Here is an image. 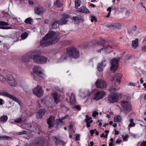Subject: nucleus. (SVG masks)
<instances>
[{
	"mask_svg": "<svg viewBox=\"0 0 146 146\" xmlns=\"http://www.w3.org/2000/svg\"><path fill=\"white\" fill-rule=\"evenodd\" d=\"M11 27H5V26H0V29H11Z\"/></svg>",
	"mask_w": 146,
	"mask_h": 146,
	"instance_id": "obj_46",
	"label": "nucleus"
},
{
	"mask_svg": "<svg viewBox=\"0 0 146 146\" xmlns=\"http://www.w3.org/2000/svg\"><path fill=\"white\" fill-rule=\"evenodd\" d=\"M9 25V24L6 22H5L3 21H0V26H6L7 25Z\"/></svg>",
	"mask_w": 146,
	"mask_h": 146,
	"instance_id": "obj_42",
	"label": "nucleus"
},
{
	"mask_svg": "<svg viewBox=\"0 0 146 146\" xmlns=\"http://www.w3.org/2000/svg\"><path fill=\"white\" fill-rule=\"evenodd\" d=\"M55 5L56 7H59L62 6V4L60 0H56L55 2Z\"/></svg>",
	"mask_w": 146,
	"mask_h": 146,
	"instance_id": "obj_29",
	"label": "nucleus"
},
{
	"mask_svg": "<svg viewBox=\"0 0 146 146\" xmlns=\"http://www.w3.org/2000/svg\"><path fill=\"white\" fill-rule=\"evenodd\" d=\"M70 16L69 15L66 14H64L62 15V18L67 21L68 22L69 18Z\"/></svg>",
	"mask_w": 146,
	"mask_h": 146,
	"instance_id": "obj_33",
	"label": "nucleus"
},
{
	"mask_svg": "<svg viewBox=\"0 0 146 146\" xmlns=\"http://www.w3.org/2000/svg\"><path fill=\"white\" fill-rule=\"evenodd\" d=\"M72 20H74L75 22L77 21H81L82 20V17L80 15H77L75 17H73L71 18Z\"/></svg>",
	"mask_w": 146,
	"mask_h": 146,
	"instance_id": "obj_25",
	"label": "nucleus"
},
{
	"mask_svg": "<svg viewBox=\"0 0 146 146\" xmlns=\"http://www.w3.org/2000/svg\"><path fill=\"white\" fill-rule=\"evenodd\" d=\"M99 113L98 112L96 111H94L92 113V115L93 117H95L96 115H98Z\"/></svg>",
	"mask_w": 146,
	"mask_h": 146,
	"instance_id": "obj_54",
	"label": "nucleus"
},
{
	"mask_svg": "<svg viewBox=\"0 0 146 146\" xmlns=\"http://www.w3.org/2000/svg\"><path fill=\"white\" fill-rule=\"evenodd\" d=\"M8 83L10 86H16V84L14 79L11 81L9 82Z\"/></svg>",
	"mask_w": 146,
	"mask_h": 146,
	"instance_id": "obj_41",
	"label": "nucleus"
},
{
	"mask_svg": "<svg viewBox=\"0 0 146 146\" xmlns=\"http://www.w3.org/2000/svg\"><path fill=\"white\" fill-rule=\"evenodd\" d=\"M59 33L56 32L52 31H49L48 33L44 37L42 40L45 41L43 42L41 41L40 43L41 46L44 47L48 46L50 45L55 44L58 42L60 38Z\"/></svg>",
	"mask_w": 146,
	"mask_h": 146,
	"instance_id": "obj_1",
	"label": "nucleus"
},
{
	"mask_svg": "<svg viewBox=\"0 0 146 146\" xmlns=\"http://www.w3.org/2000/svg\"><path fill=\"white\" fill-rule=\"evenodd\" d=\"M33 58L35 62L40 64L46 63L47 60V58L44 56H40L38 55L33 56Z\"/></svg>",
	"mask_w": 146,
	"mask_h": 146,
	"instance_id": "obj_4",
	"label": "nucleus"
},
{
	"mask_svg": "<svg viewBox=\"0 0 146 146\" xmlns=\"http://www.w3.org/2000/svg\"><path fill=\"white\" fill-rule=\"evenodd\" d=\"M55 89L58 92L62 93L63 92V89L62 88H60L58 86H56L55 87Z\"/></svg>",
	"mask_w": 146,
	"mask_h": 146,
	"instance_id": "obj_40",
	"label": "nucleus"
},
{
	"mask_svg": "<svg viewBox=\"0 0 146 146\" xmlns=\"http://www.w3.org/2000/svg\"><path fill=\"white\" fill-rule=\"evenodd\" d=\"M135 125V123H130L128 127H129L130 128L131 127H134Z\"/></svg>",
	"mask_w": 146,
	"mask_h": 146,
	"instance_id": "obj_58",
	"label": "nucleus"
},
{
	"mask_svg": "<svg viewBox=\"0 0 146 146\" xmlns=\"http://www.w3.org/2000/svg\"><path fill=\"white\" fill-rule=\"evenodd\" d=\"M96 85L97 88L102 89L106 88L107 86L106 83L102 79H98L96 82Z\"/></svg>",
	"mask_w": 146,
	"mask_h": 146,
	"instance_id": "obj_10",
	"label": "nucleus"
},
{
	"mask_svg": "<svg viewBox=\"0 0 146 146\" xmlns=\"http://www.w3.org/2000/svg\"><path fill=\"white\" fill-rule=\"evenodd\" d=\"M59 22L60 24V25H62L65 24L66 23V22H67L66 20L62 19V18L60 19Z\"/></svg>",
	"mask_w": 146,
	"mask_h": 146,
	"instance_id": "obj_37",
	"label": "nucleus"
},
{
	"mask_svg": "<svg viewBox=\"0 0 146 146\" xmlns=\"http://www.w3.org/2000/svg\"><path fill=\"white\" fill-rule=\"evenodd\" d=\"M93 122V120H90L89 121V122H86V127H87L88 128L90 126V123H91Z\"/></svg>",
	"mask_w": 146,
	"mask_h": 146,
	"instance_id": "obj_53",
	"label": "nucleus"
},
{
	"mask_svg": "<svg viewBox=\"0 0 146 146\" xmlns=\"http://www.w3.org/2000/svg\"><path fill=\"white\" fill-rule=\"evenodd\" d=\"M80 136L79 135H78V134L77 135H76V140H77V141H78L80 140Z\"/></svg>",
	"mask_w": 146,
	"mask_h": 146,
	"instance_id": "obj_60",
	"label": "nucleus"
},
{
	"mask_svg": "<svg viewBox=\"0 0 146 146\" xmlns=\"http://www.w3.org/2000/svg\"><path fill=\"white\" fill-rule=\"evenodd\" d=\"M66 51L68 54L70 58L77 59L79 58L80 53L77 48L73 46L67 48Z\"/></svg>",
	"mask_w": 146,
	"mask_h": 146,
	"instance_id": "obj_2",
	"label": "nucleus"
},
{
	"mask_svg": "<svg viewBox=\"0 0 146 146\" xmlns=\"http://www.w3.org/2000/svg\"><path fill=\"white\" fill-rule=\"evenodd\" d=\"M61 124L60 123L58 122H57L56 123V129H58L60 127H61Z\"/></svg>",
	"mask_w": 146,
	"mask_h": 146,
	"instance_id": "obj_47",
	"label": "nucleus"
},
{
	"mask_svg": "<svg viewBox=\"0 0 146 146\" xmlns=\"http://www.w3.org/2000/svg\"><path fill=\"white\" fill-rule=\"evenodd\" d=\"M120 58V57H117V58H114L111 60L110 61L111 64L110 68V70H113V72H115L117 70Z\"/></svg>",
	"mask_w": 146,
	"mask_h": 146,
	"instance_id": "obj_3",
	"label": "nucleus"
},
{
	"mask_svg": "<svg viewBox=\"0 0 146 146\" xmlns=\"http://www.w3.org/2000/svg\"><path fill=\"white\" fill-rule=\"evenodd\" d=\"M122 106L123 107V110L126 113L131 111V106L128 101H121Z\"/></svg>",
	"mask_w": 146,
	"mask_h": 146,
	"instance_id": "obj_6",
	"label": "nucleus"
},
{
	"mask_svg": "<svg viewBox=\"0 0 146 146\" xmlns=\"http://www.w3.org/2000/svg\"><path fill=\"white\" fill-rule=\"evenodd\" d=\"M105 94V93L103 91L98 92L94 95L93 98L96 101L100 100L103 98Z\"/></svg>",
	"mask_w": 146,
	"mask_h": 146,
	"instance_id": "obj_17",
	"label": "nucleus"
},
{
	"mask_svg": "<svg viewBox=\"0 0 146 146\" xmlns=\"http://www.w3.org/2000/svg\"><path fill=\"white\" fill-rule=\"evenodd\" d=\"M70 43V41L68 40H67L65 42V44L66 45H69Z\"/></svg>",
	"mask_w": 146,
	"mask_h": 146,
	"instance_id": "obj_62",
	"label": "nucleus"
},
{
	"mask_svg": "<svg viewBox=\"0 0 146 146\" xmlns=\"http://www.w3.org/2000/svg\"><path fill=\"white\" fill-rule=\"evenodd\" d=\"M74 108H75L78 111L80 110L81 109L80 106V105H75Z\"/></svg>",
	"mask_w": 146,
	"mask_h": 146,
	"instance_id": "obj_50",
	"label": "nucleus"
},
{
	"mask_svg": "<svg viewBox=\"0 0 146 146\" xmlns=\"http://www.w3.org/2000/svg\"><path fill=\"white\" fill-rule=\"evenodd\" d=\"M10 138H11L10 137L8 136L5 135L0 136V140H7Z\"/></svg>",
	"mask_w": 146,
	"mask_h": 146,
	"instance_id": "obj_38",
	"label": "nucleus"
},
{
	"mask_svg": "<svg viewBox=\"0 0 146 146\" xmlns=\"http://www.w3.org/2000/svg\"><path fill=\"white\" fill-rule=\"evenodd\" d=\"M140 146H146V141H143L141 143Z\"/></svg>",
	"mask_w": 146,
	"mask_h": 146,
	"instance_id": "obj_56",
	"label": "nucleus"
},
{
	"mask_svg": "<svg viewBox=\"0 0 146 146\" xmlns=\"http://www.w3.org/2000/svg\"><path fill=\"white\" fill-rule=\"evenodd\" d=\"M8 82L10 81H11L12 80L14 79L13 76L11 75H8L7 76V78L6 79Z\"/></svg>",
	"mask_w": 146,
	"mask_h": 146,
	"instance_id": "obj_39",
	"label": "nucleus"
},
{
	"mask_svg": "<svg viewBox=\"0 0 146 146\" xmlns=\"http://www.w3.org/2000/svg\"><path fill=\"white\" fill-rule=\"evenodd\" d=\"M68 116V115H66L64 117H61V118L62 119V120H64L66 119Z\"/></svg>",
	"mask_w": 146,
	"mask_h": 146,
	"instance_id": "obj_63",
	"label": "nucleus"
},
{
	"mask_svg": "<svg viewBox=\"0 0 146 146\" xmlns=\"http://www.w3.org/2000/svg\"><path fill=\"white\" fill-rule=\"evenodd\" d=\"M121 75L120 74H116L115 75L113 78V80H115V81L119 83L120 82L121 79Z\"/></svg>",
	"mask_w": 146,
	"mask_h": 146,
	"instance_id": "obj_21",
	"label": "nucleus"
},
{
	"mask_svg": "<svg viewBox=\"0 0 146 146\" xmlns=\"http://www.w3.org/2000/svg\"><path fill=\"white\" fill-rule=\"evenodd\" d=\"M7 80V79L3 76H0V80L3 82H5Z\"/></svg>",
	"mask_w": 146,
	"mask_h": 146,
	"instance_id": "obj_48",
	"label": "nucleus"
},
{
	"mask_svg": "<svg viewBox=\"0 0 146 146\" xmlns=\"http://www.w3.org/2000/svg\"><path fill=\"white\" fill-rule=\"evenodd\" d=\"M46 112V110L44 109H39L36 113V118L39 119L42 118L43 116L45 115Z\"/></svg>",
	"mask_w": 146,
	"mask_h": 146,
	"instance_id": "obj_15",
	"label": "nucleus"
},
{
	"mask_svg": "<svg viewBox=\"0 0 146 146\" xmlns=\"http://www.w3.org/2000/svg\"><path fill=\"white\" fill-rule=\"evenodd\" d=\"M138 39L136 38L135 40L132 41V46L134 49H135L138 46Z\"/></svg>",
	"mask_w": 146,
	"mask_h": 146,
	"instance_id": "obj_23",
	"label": "nucleus"
},
{
	"mask_svg": "<svg viewBox=\"0 0 146 146\" xmlns=\"http://www.w3.org/2000/svg\"><path fill=\"white\" fill-rule=\"evenodd\" d=\"M94 21L95 22H96L97 21V19L95 16H92V19H91V21L92 22H93Z\"/></svg>",
	"mask_w": 146,
	"mask_h": 146,
	"instance_id": "obj_49",
	"label": "nucleus"
},
{
	"mask_svg": "<svg viewBox=\"0 0 146 146\" xmlns=\"http://www.w3.org/2000/svg\"><path fill=\"white\" fill-rule=\"evenodd\" d=\"M70 132L72 134H73V133H75V132L74 130L73 127H72V128L70 129Z\"/></svg>",
	"mask_w": 146,
	"mask_h": 146,
	"instance_id": "obj_59",
	"label": "nucleus"
},
{
	"mask_svg": "<svg viewBox=\"0 0 146 146\" xmlns=\"http://www.w3.org/2000/svg\"><path fill=\"white\" fill-rule=\"evenodd\" d=\"M67 53H64L61 56V58L59 60V62H62L63 61L66 60L68 57Z\"/></svg>",
	"mask_w": 146,
	"mask_h": 146,
	"instance_id": "obj_24",
	"label": "nucleus"
},
{
	"mask_svg": "<svg viewBox=\"0 0 146 146\" xmlns=\"http://www.w3.org/2000/svg\"><path fill=\"white\" fill-rule=\"evenodd\" d=\"M54 118L53 117L52 115H51L47 119V123L48 125V128H51L53 127V124L54 121Z\"/></svg>",
	"mask_w": 146,
	"mask_h": 146,
	"instance_id": "obj_18",
	"label": "nucleus"
},
{
	"mask_svg": "<svg viewBox=\"0 0 146 146\" xmlns=\"http://www.w3.org/2000/svg\"><path fill=\"white\" fill-rule=\"evenodd\" d=\"M81 4V1L80 0H75V7L77 8L80 6Z\"/></svg>",
	"mask_w": 146,
	"mask_h": 146,
	"instance_id": "obj_34",
	"label": "nucleus"
},
{
	"mask_svg": "<svg viewBox=\"0 0 146 146\" xmlns=\"http://www.w3.org/2000/svg\"><path fill=\"white\" fill-rule=\"evenodd\" d=\"M76 101L75 97L74 95L72 93L71 94L70 98V102L73 104Z\"/></svg>",
	"mask_w": 146,
	"mask_h": 146,
	"instance_id": "obj_27",
	"label": "nucleus"
},
{
	"mask_svg": "<svg viewBox=\"0 0 146 146\" xmlns=\"http://www.w3.org/2000/svg\"><path fill=\"white\" fill-rule=\"evenodd\" d=\"M52 96L54 99L55 103L56 104H57L59 102L58 95L56 93L53 92L52 93Z\"/></svg>",
	"mask_w": 146,
	"mask_h": 146,
	"instance_id": "obj_22",
	"label": "nucleus"
},
{
	"mask_svg": "<svg viewBox=\"0 0 146 146\" xmlns=\"http://www.w3.org/2000/svg\"><path fill=\"white\" fill-rule=\"evenodd\" d=\"M97 44L100 45H103V47L101 49L99 50L98 52H101V50H103L105 49H108L109 50L111 49L112 47L108 44V42H106V41L102 39L100 41H98Z\"/></svg>",
	"mask_w": 146,
	"mask_h": 146,
	"instance_id": "obj_5",
	"label": "nucleus"
},
{
	"mask_svg": "<svg viewBox=\"0 0 146 146\" xmlns=\"http://www.w3.org/2000/svg\"><path fill=\"white\" fill-rule=\"evenodd\" d=\"M22 121V119L21 118H19L16 119H14V121L17 123H21Z\"/></svg>",
	"mask_w": 146,
	"mask_h": 146,
	"instance_id": "obj_44",
	"label": "nucleus"
},
{
	"mask_svg": "<svg viewBox=\"0 0 146 146\" xmlns=\"http://www.w3.org/2000/svg\"><path fill=\"white\" fill-rule=\"evenodd\" d=\"M33 72L36 75L39 77L44 78V75L42 72V68L39 66H35L33 68Z\"/></svg>",
	"mask_w": 146,
	"mask_h": 146,
	"instance_id": "obj_7",
	"label": "nucleus"
},
{
	"mask_svg": "<svg viewBox=\"0 0 146 146\" xmlns=\"http://www.w3.org/2000/svg\"><path fill=\"white\" fill-rule=\"evenodd\" d=\"M103 120L102 119H100L97 121V123H99V124H98V126L100 127H101L102 126V122Z\"/></svg>",
	"mask_w": 146,
	"mask_h": 146,
	"instance_id": "obj_55",
	"label": "nucleus"
},
{
	"mask_svg": "<svg viewBox=\"0 0 146 146\" xmlns=\"http://www.w3.org/2000/svg\"><path fill=\"white\" fill-rule=\"evenodd\" d=\"M45 11V9L43 7L40 5L36 6L34 9L35 13L38 15H42Z\"/></svg>",
	"mask_w": 146,
	"mask_h": 146,
	"instance_id": "obj_12",
	"label": "nucleus"
},
{
	"mask_svg": "<svg viewBox=\"0 0 146 146\" xmlns=\"http://www.w3.org/2000/svg\"><path fill=\"white\" fill-rule=\"evenodd\" d=\"M82 46L84 48H86L88 46V44L86 42L83 43L82 44Z\"/></svg>",
	"mask_w": 146,
	"mask_h": 146,
	"instance_id": "obj_52",
	"label": "nucleus"
},
{
	"mask_svg": "<svg viewBox=\"0 0 146 146\" xmlns=\"http://www.w3.org/2000/svg\"><path fill=\"white\" fill-rule=\"evenodd\" d=\"M108 98L111 103H113L117 102L119 99L118 94L117 93H111L108 95Z\"/></svg>",
	"mask_w": 146,
	"mask_h": 146,
	"instance_id": "obj_9",
	"label": "nucleus"
},
{
	"mask_svg": "<svg viewBox=\"0 0 146 146\" xmlns=\"http://www.w3.org/2000/svg\"><path fill=\"white\" fill-rule=\"evenodd\" d=\"M28 36V33L27 32H25L21 34V38L22 39H24L26 38Z\"/></svg>",
	"mask_w": 146,
	"mask_h": 146,
	"instance_id": "obj_36",
	"label": "nucleus"
},
{
	"mask_svg": "<svg viewBox=\"0 0 146 146\" xmlns=\"http://www.w3.org/2000/svg\"><path fill=\"white\" fill-rule=\"evenodd\" d=\"M59 21L57 19H54L52 23L51 26L53 29H57L59 25Z\"/></svg>",
	"mask_w": 146,
	"mask_h": 146,
	"instance_id": "obj_19",
	"label": "nucleus"
},
{
	"mask_svg": "<svg viewBox=\"0 0 146 146\" xmlns=\"http://www.w3.org/2000/svg\"><path fill=\"white\" fill-rule=\"evenodd\" d=\"M114 121L115 122H120L121 121V118L119 115L115 116L114 118Z\"/></svg>",
	"mask_w": 146,
	"mask_h": 146,
	"instance_id": "obj_30",
	"label": "nucleus"
},
{
	"mask_svg": "<svg viewBox=\"0 0 146 146\" xmlns=\"http://www.w3.org/2000/svg\"><path fill=\"white\" fill-rule=\"evenodd\" d=\"M24 22L27 24H31V23L33 22V19L30 17H28L25 20Z\"/></svg>",
	"mask_w": 146,
	"mask_h": 146,
	"instance_id": "obj_31",
	"label": "nucleus"
},
{
	"mask_svg": "<svg viewBox=\"0 0 146 146\" xmlns=\"http://www.w3.org/2000/svg\"><path fill=\"white\" fill-rule=\"evenodd\" d=\"M43 141L40 138L37 137L33 141L30 143V145L35 146L36 145H42L43 143Z\"/></svg>",
	"mask_w": 146,
	"mask_h": 146,
	"instance_id": "obj_13",
	"label": "nucleus"
},
{
	"mask_svg": "<svg viewBox=\"0 0 146 146\" xmlns=\"http://www.w3.org/2000/svg\"><path fill=\"white\" fill-rule=\"evenodd\" d=\"M107 62V60L104 58L102 62L98 64L97 68L99 71L101 72L103 71L104 68L106 66Z\"/></svg>",
	"mask_w": 146,
	"mask_h": 146,
	"instance_id": "obj_14",
	"label": "nucleus"
},
{
	"mask_svg": "<svg viewBox=\"0 0 146 146\" xmlns=\"http://www.w3.org/2000/svg\"><path fill=\"white\" fill-rule=\"evenodd\" d=\"M142 50L143 51L146 52V46H143L142 47Z\"/></svg>",
	"mask_w": 146,
	"mask_h": 146,
	"instance_id": "obj_64",
	"label": "nucleus"
},
{
	"mask_svg": "<svg viewBox=\"0 0 146 146\" xmlns=\"http://www.w3.org/2000/svg\"><path fill=\"white\" fill-rule=\"evenodd\" d=\"M0 119L1 121L5 122L7 120L8 117L6 115H3L1 117Z\"/></svg>",
	"mask_w": 146,
	"mask_h": 146,
	"instance_id": "obj_35",
	"label": "nucleus"
},
{
	"mask_svg": "<svg viewBox=\"0 0 146 146\" xmlns=\"http://www.w3.org/2000/svg\"><path fill=\"white\" fill-rule=\"evenodd\" d=\"M90 135L92 136L93 135V134H94V130H91L90 131Z\"/></svg>",
	"mask_w": 146,
	"mask_h": 146,
	"instance_id": "obj_61",
	"label": "nucleus"
},
{
	"mask_svg": "<svg viewBox=\"0 0 146 146\" xmlns=\"http://www.w3.org/2000/svg\"><path fill=\"white\" fill-rule=\"evenodd\" d=\"M27 133V131L25 130H23L21 131L18 133V134L19 135H21L23 134H26Z\"/></svg>",
	"mask_w": 146,
	"mask_h": 146,
	"instance_id": "obj_45",
	"label": "nucleus"
},
{
	"mask_svg": "<svg viewBox=\"0 0 146 146\" xmlns=\"http://www.w3.org/2000/svg\"><path fill=\"white\" fill-rule=\"evenodd\" d=\"M121 26V25L118 23H113L110 25L109 27H114L115 28H118Z\"/></svg>",
	"mask_w": 146,
	"mask_h": 146,
	"instance_id": "obj_28",
	"label": "nucleus"
},
{
	"mask_svg": "<svg viewBox=\"0 0 146 146\" xmlns=\"http://www.w3.org/2000/svg\"><path fill=\"white\" fill-rule=\"evenodd\" d=\"M33 56V53L29 52L24 55L22 57V59L24 62H27L29 61L30 59H32Z\"/></svg>",
	"mask_w": 146,
	"mask_h": 146,
	"instance_id": "obj_16",
	"label": "nucleus"
},
{
	"mask_svg": "<svg viewBox=\"0 0 146 146\" xmlns=\"http://www.w3.org/2000/svg\"><path fill=\"white\" fill-rule=\"evenodd\" d=\"M121 137L123 138V140L125 141L126 140L127 138L129 137V136L127 134H126L125 136L123 135H122Z\"/></svg>",
	"mask_w": 146,
	"mask_h": 146,
	"instance_id": "obj_51",
	"label": "nucleus"
},
{
	"mask_svg": "<svg viewBox=\"0 0 146 146\" xmlns=\"http://www.w3.org/2000/svg\"><path fill=\"white\" fill-rule=\"evenodd\" d=\"M55 143L56 144L62 145H65V143L64 142L62 141V140L57 139H56V141Z\"/></svg>",
	"mask_w": 146,
	"mask_h": 146,
	"instance_id": "obj_32",
	"label": "nucleus"
},
{
	"mask_svg": "<svg viewBox=\"0 0 146 146\" xmlns=\"http://www.w3.org/2000/svg\"><path fill=\"white\" fill-rule=\"evenodd\" d=\"M92 118L91 117H90L88 118L85 119L84 121L86 122H89V121H90L92 120Z\"/></svg>",
	"mask_w": 146,
	"mask_h": 146,
	"instance_id": "obj_57",
	"label": "nucleus"
},
{
	"mask_svg": "<svg viewBox=\"0 0 146 146\" xmlns=\"http://www.w3.org/2000/svg\"><path fill=\"white\" fill-rule=\"evenodd\" d=\"M32 127L31 124H27L26 125L25 129L27 130H29Z\"/></svg>",
	"mask_w": 146,
	"mask_h": 146,
	"instance_id": "obj_43",
	"label": "nucleus"
},
{
	"mask_svg": "<svg viewBox=\"0 0 146 146\" xmlns=\"http://www.w3.org/2000/svg\"><path fill=\"white\" fill-rule=\"evenodd\" d=\"M119 89V87L117 88V85L115 83L114 84V86L111 87L109 90L110 92H111L112 91H115L116 90Z\"/></svg>",
	"mask_w": 146,
	"mask_h": 146,
	"instance_id": "obj_26",
	"label": "nucleus"
},
{
	"mask_svg": "<svg viewBox=\"0 0 146 146\" xmlns=\"http://www.w3.org/2000/svg\"><path fill=\"white\" fill-rule=\"evenodd\" d=\"M78 11L83 13H89L90 12L84 6H82L78 9Z\"/></svg>",
	"mask_w": 146,
	"mask_h": 146,
	"instance_id": "obj_20",
	"label": "nucleus"
},
{
	"mask_svg": "<svg viewBox=\"0 0 146 146\" xmlns=\"http://www.w3.org/2000/svg\"><path fill=\"white\" fill-rule=\"evenodd\" d=\"M33 93L38 97H41L43 94V92L41 87L38 85L37 87L33 90Z\"/></svg>",
	"mask_w": 146,
	"mask_h": 146,
	"instance_id": "obj_11",
	"label": "nucleus"
},
{
	"mask_svg": "<svg viewBox=\"0 0 146 146\" xmlns=\"http://www.w3.org/2000/svg\"><path fill=\"white\" fill-rule=\"evenodd\" d=\"M0 94L4 96H6L11 99L13 100L17 103H19V99L14 96L13 95H11L4 91L0 90Z\"/></svg>",
	"mask_w": 146,
	"mask_h": 146,
	"instance_id": "obj_8",
	"label": "nucleus"
}]
</instances>
